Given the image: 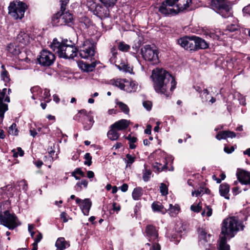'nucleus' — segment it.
I'll return each instance as SVG.
<instances>
[{"label": "nucleus", "instance_id": "49", "mask_svg": "<svg viewBox=\"0 0 250 250\" xmlns=\"http://www.w3.org/2000/svg\"><path fill=\"white\" fill-rule=\"evenodd\" d=\"M69 0H60L61 3V12L65 11L66 10V6L67 5Z\"/></svg>", "mask_w": 250, "mask_h": 250}, {"label": "nucleus", "instance_id": "19", "mask_svg": "<svg viewBox=\"0 0 250 250\" xmlns=\"http://www.w3.org/2000/svg\"><path fill=\"white\" fill-rule=\"evenodd\" d=\"M174 1L177 14L187 10L192 2V0H174Z\"/></svg>", "mask_w": 250, "mask_h": 250}, {"label": "nucleus", "instance_id": "35", "mask_svg": "<svg viewBox=\"0 0 250 250\" xmlns=\"http://www.w3.org/2000/svg\"><path fill=\"white\" fill-rule=\"evenodd\" d=\"M126 139L129 141V148L130 149L135 148L136 146L134 144V143L137 141V138L136 137L132 136L129 134L126 137Z\"/></svg>", "mask_w": 250, "mask_h": 250}, {"label": "nucleus", "instance_id": "17", "mask_svg": "<svg viewBox=\"0 0 250 250\" xmlns=\"http://www.w3.org/2000/svg\"><path fill=\"white\" fill-rule=\"evenodd\" d=\"M177 42L182 47L189 51H194L195 44L194 43V36L191 37H184L177 40Z\"/></svg>", "mask_w": 250, "mask_h": 250}, {"label": "nucleus", "instance_id": "51", "mask_svg": "<svg viewBox=\"0 0 250 250\" xmlns=\"http://www.w3.org/2000/svg\"><path fill=\"white\" fill-rule=\"evenodd\" d=\"M204 187H200V189L197 190H195L194 191H192V196H198L200 195L201 194L204 193Z\"/></svg>", "mask_w": 250, "mask_h": 250}, {"label": "nucleus", "instance_id": "29", "mask_svg": "<svg viewBox=\"0 0 250 250\" xmlns=\"http://www.w3.org/2000/svg\"><path fill=\"white\" fill-rule=\"evenodd\" d=\"M229 186L226 183L221 184L219 187V192L222 196L227 199H229Z\"/></svg>", "mask_w": 250, "mask_h": 250}, {"label": "nucleus", "instance_id": "6", "mask_svg": "<svg viewBox=\"0 0 250 250\" xmlns=\"http://www.w3.org/2000/svg\"><path fill=\"white\" fill-rule=\"evenodd\" d=\"M141 53L143 58L150 64L155 65L159 62V52L155 47L146 45L142 47Z\"/></svg>", "mask_w": 250, "mask_h": 250}, {"label": "nucleus", "instance_id": "37", "mask_svg": "<svg viewBox=\"0 0 250 250\" xmlns=\"http://www.w3.org/2000/svg\"><path fill=\"white\" fill-rule=\"evenodd\" d=\"M200 97L202 100V102L203 103L207 102L209 99V92L208 89L206 88L204 89L203 91L201 92Z\"/></svg>", "mask_w": 250, "mask_h": 250}, {"label": "nucleus", "instance_id": "8", "mask_svg": "<svg viewBox=\"0 0 250 250\" xmlns=\"http://www.w3.org/2000/svg\"><path fill=\"white\" fill-rule=\"evenodd\" d=\"M90 111L87 112L85 109L80 110L78 113L75 116L74 119L80 121L83 125V129L85 130H89L94 123L93 117L90 114Z\"/></svg>", "mask_w": 250, "mask_h": 250}, {"label": "nucleus", "instance_id": "11", "mask_svg": "<svg viewBox=\"0 0 250 250\" xmlns=\"http://www.w3.org/2000/svg\"><path fill=\"white\" fill-rule=\"evenodd\" d=\"M80 57L84 59L91 58L95 54V49L93 45L88 40L83 42L82 45L77 49V53Z\"/></svg>", "mask_w": 250, "mask_h": 250}, {"label": "nucleus", "instance_id": "48", "mask_svg": "<svg viewBox=\"0 0 250 250\" xmlns=\"http://www.w3.org/2000/svg\"><path fill=\"white\" fill-rule=\"evenodd\" d=\"M160 189V192L163 195H166L168 194V189L167 186L165 184H161Z\"/></svg>", "mask_w": 250, "mask_h": 250}, {"label": "nucleus", "instance_id": "62", "mask_svg": "<svg viewBox=\"0 0 250 250\" xmlns=\"http://www.w3.org/2000/svg\"><path fill=\"white\" fill-rule=\"evenodd\" d=\"M111 53L112 54V57L111 58V59H112L113 58L114 59L116 57V55L117 54V49L114 47H112L111 49Z\"/></svg>", "mask_w": 250, "mask_h": 250}, {"label": "nucleus", "instance_id": "40", "mask_svg": "<svg viewBox=\"0 0 250 250\" xmlns=\"http://www.w3.org/2000/svg\"><path fill=\"white\" fill-rule=\"evenodd\" d=\"M118 48L123 52H127L129 50L130 46L122 42L119 43Z\"/></svg>", "mask_w": 250, "mask_h": 250}, {"label": "nucleus", "instance_id": "32", "mask_svg": "<svg viewBox=\"0 0 250 250\" xmlns=\"http://www.w3.org/2000/svg\"><path fill=\"white\" fill-rule=\"evenodd\" d=\"M143 195V189L141 187H137L134 189L132 196L134 200H138Z\"/></svg>", "mask_w": 250, "mask_h": 250}, {"label": "nucleus", "instance_id": "54", "mask_svg": "<svg viewBox=\"0 0 250 250\" xmlns=\"http://www.w3.org/2000/svg\"><path fill=\"white\" fill-rule=\"evenodd\" d=\"M37 131L38 133L45 134L48 133L49 129L47 127L43 126L42 127H38Z\"/></svg>", "mask_w": 250, "mask_h": 250}, {"label": "nucleus", "instance_id": "50", "mask_svg": "<svg viewBox=\"0 0 250 250\" xmlns=\"http://www.w3.org/2000/svg\"><path fill=\"white\" fill-rule=\"evenodd\" d=\"M19 186L21 187L24 191H26L27 190V184L26 181L24 180H22L19 182Z\"/></svg>", "mask_w": 250, "mask_h": 250}, {"label": "nucleus", "instance_id": "27", "mask_svg": "<svg viewBox=\"0 0 250 250\" xmlns=\"http://www.w3.org/2000/svg\"><path fill=\"white\" fill-rule=\"evenodd\" d=\"M79 67L83 71L89 72L92 71L96 66V62H94L90 64L83 62H79Z\"/></svg>", "mask_w": 250, "mask_h": 250}, {"label": "nucleus", "instance_id": "33", "mask_svg": "<svg viewBox=\"0 0 250 250\" xmlns=\"http://www.w3.org/2000/svg\"><path fill=\"white\" fill-rule=\"evenodd\" d=\"M169 208L168 209L169 214L171 216H175L180 210V207L178 205L172 206V204L169 205Z\"/></svg>", "mask_w": 250, "mask_h": 250}, {"label": "nucleus", "instance_id": "45", "mask_svg": "<svg viewBox=\"0 0 250 250\" xmlns=\"http://www.w3.org/2000/svg\"><path fill=\"white\" fill-rule=\"evenodd\" d=\"M239 29V26L236 23L228 25L226 27V30L230 32H234Z\"/></svg>", "mask_w": 250, "mask_h": 250}, {"label": "nucleus", "instance_id": "55", "mask_svg": "<svg viewBox=\"0 0 250 250\" xmlns=\"http://www.w3.org/2000/svg\"><path fill=\"white\" fill-rule=\"evenodd\" d=\"M216 138L217 140L226 139L224 131L219 132L216 135Z\"/></svg>", "mask_w": 250, "mask_h": 250}, {"label": "nucleus", "instance_id": "28", "mask_svg": "<svg viewBox=\"0 0 250 250\" xmlns=\"http://www.w3.org/2000/svg\"><path fill=\"white\" fill-rule=\"evenodd\" d=\"M55 246L57 248V250H64L67 247H69V244L65 240L63 237H60L56 241Z\"/></svg>", "mask_w": 250, "mask_h": 250}, {"label": "nucleus", "instance_id": "20", "mask_svg": "<svg viewBox=\"0 0 250 250\" xmlns=\"http://www.w3.org/2000/svg\"><path fill=\"white\" fill-rule=\"evenodd\" d=\"M146 237L149 242L158 241V233L155 227L152 225H147L146 229Z\"/></svg>", "mask_w": 250, "mask_h": 250}, {"label": "nucleus", "instance_id": "57", "mask_svg": "<svg viewBox=\"0 0 250 250\" xmlns=\"http://www.w3.org/2000/svg\"><path fill=\"white\" fill-rule=\"evenodd\" d=\"M143 106L146 108L147 110H149L151 108L152 104L149 101H145L143 102Z\"/></svg>", "mask_w": 250, "mask_h": 250}, {"label": "nucleus", "instance_id": "63", "mask_svg": "<svg viewBox=\"0 0 250 250\" xmlns=\"http://www.w3.org/2000/svg\"><path fill=\"white\" fill-rule=\"evenodd\" d=\"M119 188L123 192H126L128 189V185L126 184H124Z\"/></svg>", "mask_w": 250, "mask_h": 250}, {"label": "nucleus", "instance_id": "46", "mask_svg": "<svg viewBox=\"0 0 250 250\" xmlns=\"http://www.w3.org/2000/svg\"><path fill=\"white\" fill-rule=\"evenodd\" d=\"M85 161L84 162V165H87L88 166H90L92 164V157L90 155L89 153H86L84 156Z\"/></svg>", "mask_w": 250, "mask_h": 250}, {"label": "nucleus", "instance_id": "61", "mask_svg": "<svg viewBox=\"0 0 250 250\" xmlns=\"http://www.w3.org/2000/svg\"><path fill=\"white\" fill-rule=\"evenodd\" d=\"M206 214L208 217L212 215V208L208 206H206Z\"/></svg>", "mask_w": 250, "mask_h": 250}, {"label": "nucleus", "instance_id": "47", "mask_svg": "<svg viewBox=\"0 0 250 250\" xmlns=\"http://www.w3.org/2000/svg\"><path fill=\"white\" fill-rule=\"evenodd\" d=\"M83 186V187L85 188H86L87 187V185H88V182L85 179H84V180H82L81 182H78L76 185V186L75 187H78V188H80V189L79 190H81L82 189V186Z\"/></svg>", "mask_w": 250, "mask_h": 250}, {"label": "nucleus", "instance_id": "38", "mask_svg": "<svg viewBox=\"0 0 250 250\" xmlns=\"http://www.w3.org/2000/svg\"><path fill=\"white\" fill-rule=\"evenodd\" d=\"M117 104L119 106L122 111L124 112L125 114H128L129 109L126 104L121 102H118L117 103Z\"/></svg>", "mask_w": 250, "mask_h": 250}, {"label": "nucleus", "instance_id": "16", "mask_svg": "<svg viewBox=\"0 0 250 250\" xmlns=\"http://www.w3.org/2000/svg\"><path fill=\"white\" fill-rule=\"evenodd\" d=\"M6 90V88H3L2 91H0V123L2 122L4 113L8 110V105L3 103V101L10 102L9 97L5 96Z\"/></svg>", "mask_w": 250, "mask_h": 250}, {"label": "nucleus", "instance_id": "36", "mask_svg": "<svg viewBox=\"0 0 250 250\" xmlns=\"http://www.w3.org/2000/svg\"><path fill=\"white\" fill-rule=\"evenodd\" d=\"M135 157L132 156L129 154L126 155V159H125V161L126 163V167H130L131 165L134 163Z\"/></svg>", "mask_w": 250, "mask_h": 250}, {"label": "nucleus", "instance_id": "21", "mask_svg": "<svg viewBox=\"0 0 250 250\" xmlns=\"http://www.w3.org/2000/svg\"><path fill=\"white\" fill-rule=\"evenodd\" d=\"M236 175L239 181L243 185H250V175L248 172L238 170Z\"/></svg>", "mask_w": 250, "mask_h": 250}, {"label": "nucleus", "instance_id": "52", "mask_svg": "<svg viewBox=\"0 0 250 250\" xmlns=\"http://www.w3.org/2000/svg\"><path fill=\"white\" fill-rule=\"evenodd\" d=\"M226 139L228 138H233L235 137L236 134L233 131H224Z\"/></svg>", "mask_w": 250, "mask_h": 250}, {"label": "nucleus", "instance_id": "7", "mask_svg": "<svg viewBox=\"0 0 250 250\" xmlns=\"http://www.w3.org/2000/svg\"><path fill=\"white\" fill-rule=\"evenodd\" d=\"M73 21L72 15L67 11L58 12L52 17L53 24L56 26L63 25L71 26Z\"/></svg>", "mask_w": 250, "mask_h": 250}, {"label": "nucleus", "instance_id": "64", "mask_svg": "<svg viewBox=\"0 0 250 250\" xmlns=\"http://www.w3.org/2000/svg\"><path fill=\"white\" fill-rule=\"evenodd\" d=\"M61 218L63 219L64 222H67V219L66 218V213L64 212H62L60 215Z\"/></svg>", "mask_w": 250, "mask_h": 250}, {"label": "nucleus", "instance_id": "25", "mask_svg": "<svg viewBox=\"0 0 250 250\" xmlns=\"http://www.w3.org/2000/svg\"><path fill=\"white\" fill-rule=\"evenodd\" d=\"M194 39L195 44L194 51L197 49H206L208 47V44L204 40L195 36H194Z\"/></svg>", "mask_w": 250, "mask_h": 250}, {"label": "nucleus", "instance_id": "18", "mask_svg": "<svg viewBox=\"0 0 250 250\" xmlns=\"http://www.w3.org/2000/svg\"><path fill=\"white\" fill-rule=\"evenodd\" d=\"M76 203L80 206L83 214L85 215H88L92 205V203L90 200L87 198L82 200L81 199L77 198L76 199Z\"/></svg>", "mask_w": 250, "mask_h": 250}, {"label": "nucleus", "instance_id": "1", "mask_svg": "<svg viewBox=\"0 0 250 250\" xmlns=\"http://www.w3.org/2000/svg\"><path fill=\"white\" fill-rule=\"evenodd\" d=\"M151 77L154 82V87L157 93L168 96V89L172 91L175 88L176 82L174 78L167 71L162 68H156L152 71Z\"/></svg>", "mask_w": 250, "mask_h": 250}, {"label": "nucleus", "instance_id": "9", "mask_svg": "<svg viewBox=\"0 0 250 250\" xmlns=\"http://www.w3.org/2000/svg\"><path fill=\"white\" fill-rule=\"evenodd\" d=\"M174 0H165L158 7V12L165 17L177 15L174 5Z\"/></svg>", "mask_w": 250, "mask_h": 250}, {"label": "nucleus", "instance_id": "22", "mask_svg": "<svg viewBox=\"0 0 250 250\" xmlns=\"http://www.w3.org/2000/svg\"><path fill=\"white\" fill-rule=\"evenodd\" d=\"M30 38L29 35L24 31H21L18 35L16 41L21 46H25L30 42Z\"/></svg>", "mask_w": 250, "mask_h": 250}, {"label": "nucleus", "instance_id": "14", "mask_svg": "<svg viewBox=\"0 0 250 250\" xmlns=\"http://www.w3.org/2000/svg\"><path fill=\"white\" fill-rule=\"evenodd\" d=\"M199 245L205 250H210L211 249L212 236L204 229L199 230Z\"/></svg>", "mask_w": 250, "mask_h": 250}, {"label": "nucleus", "instance_id": "34", "mask_svg": "<svg viewBox=\"0 0 250 250\" xmlns=\"http://www.w3.org/2000/svg\"><path fill=\"white\" fill-rule=\"evenodd\" d=\"M1 68H2V71L1 72V78L5 83H8L10 81L9 75L8 71L5 69L4 65H2Z\"/></svg>", "mask_w": 250, "mask_h": 250}, {"label": "nucleus", "instance_id": "2", "mask_svg": "<svg viewBox=\"0 0 250 250\" xmlns=\"http://www.w3.org/2000/svg\"><path fill=\"white\" fill-rule=\"evenodd\" d=\"M244 226L239 222L237 218L229 217L224 219L222 224L221 234L220 237L219 250H229V246L227 244V237H233L240 230H243Z\"/></svg>", "mask_w": 250, "mask_h": 250}, {"label": "nucleus", "instance_id": "31", "mask_svg": "<svg viewBox=\"0 0 250 250\" xmlns=\"http://www.w3.org/2000/svg\"><path fill=\"white\" fill-rule=\"evenodd\" d=\"M164 162L165 163L164 165H162V164L157 162L153 163L152 167L154 171L155 172H160L165 169H166L167 168V162L166 160H164Z\"/></svg>", "mask_w": 250, "mask_h": 250}, {"label": "nucleus", "instance_id": "15", "mask_svg": "<svg viewBox=\"0 0 250 250\" xmlns=\"http://www.w3.org/2000/svg\"><path fill=\"white\" fill-rule=\"evenodd\" d=\"M31 91L33 94L32 96L33 99H39L41 101L44 100L47 103L51 100L49 99L50 94V91L48 89L45 88L44 92L42 93V89L39 86H36L31 88Z\"/></svg>", "mask_w": 250, "mask_h": 250}, {"label": "nucleus", "instance_id": "56", "mask_svg": "<svg viewBox=\"0 0 250 250\" xmlns=\"http://www.w3.org/2000/svg\"><path fill=\"white\" fill-rule=\"evenodd\" d=\"M190 209L194 212H199L201 210V207L199 205L197 206L192 205L190 207Z\"/></svg>", "mask_w": 250, "mask_h": 250}, {"label": "nucleus", "instance_id": "59", "mask_svg": "<svg viewBox=\"0 0 250 250\" xmlns=\"http://www.w3.org/2000/svg\"><path fill=\"white\" fill-rule=\"evenodd\" d=\"M76 174H79L81 175L82 177H84L85 176L84 173L82 170L81 168H77L74 171H73Z\"/></svg>", "mask_w": 250, "mask_h": 250}, {"label": "nucleus", "instance_id": "42", "mask_svg": "<svg viewBox=\"0 0 250 250\" xmlns=\"http://www.w3.org/2000/svg\"><path fill=\"white\" fill-rule=\"evenodd\" d=\"M158 241H151V245L152 247H150L149 250H161V246L160 245L157 243ZM147 245L148 246H150L151 245V244L149 243H146Z\"/></svg>", "mask_w": 250, "mask_h": 250}, {"label": "nucleus", "instance_id": "39", "mask_svg": "<svg viewBox=\"0 0 250 250\" xmlns=\"http://www.w3.org/2000/svg\"><path fill=\"white\" fill-rule=\"evenodd\" d=\"M151 208L154 211H161L164 207L160 203L153 202L151 205Z\"/></svg>", "mask_w": 250, "mask_h": 250}, {"label": "nucleus", "instance_id": "44", "mask_svg": "<svg viewBox=\"0 0 250 250\" xmlns=\"http://www.w3.org/2000/svg\"><path fill=\"white\" fill-rule=\"evenodd\" d=\"M17 125L15 123H13L9 127L8 129V132L9 134H12L14 135H17L18 130L16 128Z\"/></svg>", "mask_w": 250, "mask_h": 250}, {"label": "nucleus", "instance_id": "26", "mask_svg": "<svg viewBox=\"0 0 250 250\" xmlns=\"http://www.w3.org/2000/svg\"><path fill=\"white\" fill-rule=\"evenodd\" d=\"M7 51L13 55H17L20 53L21 55H23L26 56V53L24 51H21L19 46L13 43H10L8 45Z\"/></svg>", "mask_w": 250, "mask_h": 250}, {"label": "nucleus", "instance_id": "60", "mask_svg": "<svg viewBox=\"0 0 250 250\" xmlns=\"http://www.w3.org/2000/svg\"><path fill=\"white\" fill-rule=\"evenodd\" d=\"M224 150L226 153L230 154V153H232L234 150V147L233 146H231L230 148H229L228 146H225L224 147Z\"/></svg>", "mask_w": 250, "mask_h": 250}, {"label": "nucleus", "instance_id": "30", "mask_svg": "<svg viewBox=\"0 0 250 250\" xmlns=\"http://www.w3.org/2000/svg\"><path fill=\"white\" fill-rule=\"evenodd\" d=\"M107 136L108 138L111 141H115L118 139L120 137V134L118 130L111 125L110 129L107 132Z\"/></svg>", "mask_w": 250, "mask_h": 250}, {"label": "nucleus", "instance_id": "12", "mask_svg": "<svg viewBox=\"0 0 250 250\" xmlns=\"http://www.w3.org/2000/svg\"><path fill=\"white\" fill-rule=\"evenodd\" d=\"M55 59L54 53L49 50L43 49L37 58V61L42 66H50L54 63Z\"/></svg>", "mask_w": 250, "mask_h": 250}, {"label": "nucleus", "instance_id": "5", "mask_svg": "<svg viewBox=\"0 0 250 250\" xmlns=\"http://www.w3.org/2000/svg\"><path fill=\"white\" fill-rule=\"evenodd\" d=\"M21 224L17 216L14 213L5 210L0 212V225H2L9 229H13Z\"/></svg>", "mask_w": 250, "mask_h": 250}, {"label": "nucleus", "instance_id": "3", "mask_svg": "<svg viewBox=\"0 0 250 250\" xmlns=\"http://www.w3.org/2000/svg\"><path fill=\"white\" fill-rule=\"evenodd\" d=\"M67 40L59 42L54 39L49 46L60 58L73 59L77 56V49L74 45L67 44Z\"/></svg>", "mask_w": 250, "mask_h": 250}, {"label": "nucleus", "instance_id": "13", "mask_svg": "<svg viewBox=\"0 0 250 250\" xmlns=\"http://www.w3.org/2000/svg\"><path fill=\"white\" fill-rule=\"evenodd\" d=\"M214 2L217 8V13L222 17L227 18L232 16L229 1L227 0H215Z\"/></svg>", "mask_w": 250, "mask_h": 250}, {"label": "nucleus", "instance_id": "23", "mask_svg": "<svg viewBox=\"0 0 250 250\" xmlns=\"http://www.w3.org/2000/svg\"><path fill=\"white\" fill-rule=\"evenodd\" d=\"M109 7H106L104 5H97L95 11L98 16L101 18H107L109 15Z\"/></svg>", "mask_w": 250, "mask_h": 250}, {"label": "nucleus", "instance_id": "4", "mask_svg": "<svg viewBox=\"0 0 250 250\" xmlns=\"http://www.w3.org/2000/svg\"><path fill=\"white\" fill-rule=\"evenodd\" d=\"M27 9L26 4L19 0L11 2L8 7V14L14 20H21Z\"/></svg>", "mask_w": 250, "mask_h": 250}, {"label": "nucleus", "instance_id": "43", "mask_svg": "<svg viewBox=\"0 0 250 250\" xmlns=\"http://www.w3.org/2000/svg\"><path fill=\"white\" fill-rule=\"evenodd\" d=\"M151 171L148 169L145 168V171L143 173V179L145 182H147L149 180Z\"/></svg>", "mask_w": 250, "mask_h": 250}, {"label": "nucleus", "instance_id": "58", "mask_svg": "<svg viewBox=\"0 0 250 250\" xmlns=\"http://www.w3.org/2000/svg\"><path fill=\"white\" fill-rule=\"evenodd\" d=\"M17 55L18 56V59L20 61H24L27 62H29L30 61L29 60V59L28 58V57H27L26 55V56H23V55H21V54L20 53L19 55Z\"/></svg>", "mask_w": 250, "mask_h": 250}, {"label": "nucleus", "instance_id": "24", "mask_svg": "<svg viewBox=\"0 0 250 250\" xmlns=\"http://www.w3.org/2000/svg\"><path fill=\"white\" fill-rule=\"evenodd\" d=\"M129 123V121L125 119H122L117 122H116L111 125L118 131L124 130L126 129L128 127Z\"/></svg>", "mask_w": 250, "mask_h": 250}, {"label": "nucleus", "instance_id": "41", "mask_svg": "<svg viewBox=\"0 0 250 250\" xmlns=\"http://www.w3.org/2000/svg\"><path fill=\"white\" fill-rule=\"evenodd\" d=\"M106 7H113L117 2V0H100Z\"/></svg>", "mask_w": 250, "mask_h": 250}, {"label": "nucleus", "instance_id": "10", "mask_svg": "<svg viewBox=\"0 0 250 250\" xmlns=\"http://www.w3.org/2000/svg\"><path fill=\"white\" fill-rule=\"evenodd\" d=\"M113 84L128 93L134 92L138 88L137 82L129 81L126 79H118L114 81Z\"/></svg>", "mask_w": 250, "mask_h": 250}, {"label": "nucleus", "instance_id": "53", "mask_svg": "<svg viewBox=\"0 0 250 250\" xmlns=\"http://www.w3.org/2000/svg\"><path fill=\"white\" fill-rule=\"evenodd\" d=\"M118 67L120 70H122L126 72H130V70H131V68L129 66H128L127 65H125V64L118 65Z\"/></svg>", "mask_w": 250, "mask_h": 250}]
</instances>
